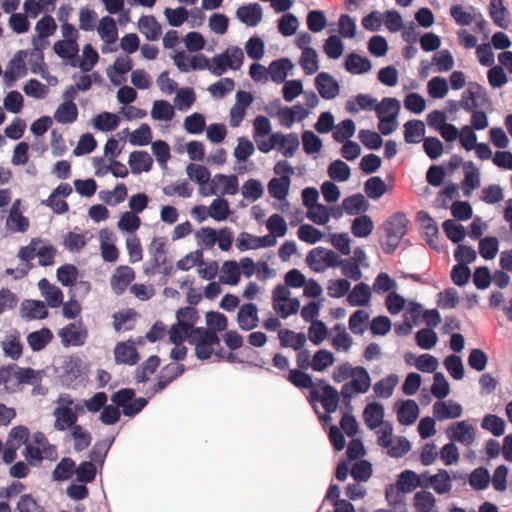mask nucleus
Segmentation results:
<instances>
[{"instance_id":"obj_1","label":"nucleus","mask_w":512,"mask_h":512,"mask_svg":"<svg viewBox=\"0 0 512 512\" xmlns=\"http://www.w3.org/2000/svg\"><path fill=\"white\" fill-rule=\"evenodd\" d=\"M409 220L404 213L397 212L391 215L382 225L384 237L381 246L386 254L393 253L407 233Z\"/></svg>"},{"instance_id":"obj_2","label":"nucleus","mask_w":512,"mask_h":512,"mask_svg":"<svg viewBox=\"0 0 512 512\" xmlns=\"http://www.w3.org/2000/svg\"><path fill=\"white\" fill-rule=\"evenodd\" d=\"M149 252L151 254V267L145 269L146 274L159 272L165 276H169L173 273L174 267L168 259L164 238H153L149 247Z\"/></svg>"},{"instance_id":"obj_3","label":"nucleus","mask_w":512,"mask_h":512,"mask_svg":"<svg viewBox=\"0 0 512 512\" xmlns=\"http://www.w3.org/2000/svg\"><path fill=\"white\" fill-rule=\"evenodd\" d=\"M189 343L195 346V354L198 359L207 360L214 353V346L220 345V339L215 331L196 327Z\"/></svg>"},{"instance_id":"obj_4","label":"nucleus","mask_w":512,"mask_h":512,"mask_svg":"<svg viewBox=\"0 0 512 512\" xmlns=\"http://www.w3.org/2000/svg\"><path fill=\"white\" fill-rule=\"evenodd\" d=\"M309 401L312 404L319 402L327 413H333L338 407L339 392L333 386L320 381L315 388L310 390Z\"/></svg>"},{"instance_id":"obj_5","label":"nucleus","mask_w":512,"mask_h":512,"mask_svg":"<svg viewBox=\"0 0 512 512\" xmlns=\"http://www.w3.org/2000/svg\"><path fill=\"white\" fill-rule=\"evenodd\" d=\"M273 309L282 317L288 316L298 312L300 302L298 299L290 298V291L283 285H278L273 290Z\"/></svg>"},{"instance_id":"obj_6","label":"nucleus","mask_w":512,"mask_h":512,"mask_svg":"<svg viewBox=\"0 0 512 512\" xmlns=\"http://www.w3.org/2000/svg\"><path fill=\"white\" fill-rule=\"evenodd\" d=\"M28 52L25 50H19L15 53L14 57L10 60L3 78L5 81V84L8 87H12L16 80L20 77H24L28 73V68L26 66V58H27Z\"/></svg>"},{"instance_id":"obj_7","label":"nucleus","mask_w":512,"mask_h":512,"mask_svg":"<svg viewBox=\"0 0 512 512\" xmlns=\"http://www.w3.org/2000/svg\"><path fill=\"white\" fill-rule=\"evenodd\" d=\"M446 435L452 442L470 446L475 441V429L467 421L453 422L447 429Z\"/></svg>"},{"instance_id":"obj_8","label":"nucleus","mask_w":512,"mask_h":512,"mask_svg":"<svg viewBox=\"0 0 512 512\" xmlns=\"http://www.w3.org/2000/svg\"><path fill=\"white\" fill-rule=\"evenodd\" d=\"M185 372L183 364L169 363L164 366L158 376V381L153 386V393H159L165 389L171 382L180 377Z\"/></svg>"},{"instance_id":"obj_9","label":"nucleus","mask_w":512,"mask_h":512,"mask_svg":"<svg viewBox=\"0 0 512 512\" xmlns=\"http://www.w3.org/2000/svg\"><path fill=\"white\" fill-rule=\"evenodd\" d=\"M237 323L240 329L250 331L259 324L258 308L254 303L243 304L237 313Z\"/></svg>"},{"instance_id":"obj_10","label":"nucleus","mask_w":512,"mask_h":512,"mask_svg":"<svg viewBox=\"0 0 512 512\" xmlns=\"http://www.w3.org/2000/svg\"><path fill=\"white\" fill-rule=\"evenodd\" d=\"M59 336L66 346H81L85 343L87 331L81 323H70L59 332Z\"/></svg>"},{"instance_id":"obj_11","label":"nucleus","mask_w":512,"mask_h":512,"mask_svg":"<svg viewBox=\"0 0 512 512\" xmlns=\"http://www.w3.org/2000/svg\"><path fill=\"white\" fill-rule=\"evenodd\" d=\"M486 97L484 88L477 82H469L468 89L463 92L459 105L467 112L478 107L477 100Z\"/></svg>"},{"instance_id":"obj_12","label":"nucleus","mask_w":512,"mask_h":512,"mask_svg":"<svg viewBox=\"0 0 512 512\" xmlns=\"http://www.w3.org/2000/svg\"><path fill=\"white\" fill-rule=\"evenodd\" d=\"M135 278L133 269L129 266H120L111 277V287L115 294L121 295Z\"/></svg>"},{"instance_id":"obj_13","label":"nucleus","mask_w":512,"mask_h":512,"mask_svg":"<svg viewBox=\"0 0 512 512\" xmlns=\"http://www.w3.org/2000/svg\"><path fill=\"white\" fill-rule=\"evenodd\" d=\"M116 363L135 365L139 360V354L134 344L130 341L119 342L114 349Z\"/></svg>"},{"instance_id":"obj_14","label":"nucleus","mask_w":512,"mask_h":512,"mask_svg":"<svg viewBox=\"0 0 512 512\" xmlns=\"http://www.w3.org/2000/svg\"><path fill=\"white\" fill-rule=\"evenodd\" d=\"M462 412L461 405L452 401H437L433 405V414L439 421L459 418Z\"/></svg>"},{"instance_id":"obj_15","label":"nucleus","mask_w":512,"mask_h":512,"mask_svg":"<svg viewBox=\"0 0 512 512\" xmlns=\"http://www.w3.org/2000/svg\"><path fill=\"white\" fill-rule=\"evenodd\" d=\"M53 415L55 417L54 427L56 430L64 431L68 428L72 430L73 426L78 425L76 424L78 417L69 407H57L54 410Z\"/></svg>"},{"instance_id":"obj_16","label":"nucleus","mask_w":512,"mask_h":512,"mask_svg":"<svg viewBox=\"0 0 512 512\" xmlns=\"http://www.w3.org/2000/svg\"><path fill=\"white\" fill-rule=\"evenodd\" d=\"M237 18L248 26H256L262 19V8L258 3L240 6L236 11Z\"/></svg>"},{"instance_id":"obj_17","label":"nucleus","mask_w":512,"mask_h":512,"mask_svg":"<svg viewBox=\"0 0 512 512\" xmlns=\"http://www.w3.org/2000/svg\"><path fill=\"white\" fill-rule=\"evenodd\" d=\"M280 345L284 348L290 347L296 351L301 350L306 344V335L302 332H295L290 329H281L278 332Z\"/></svg>"},{"instance_id":"obj_18","label":"nucleus","mask_w":512,"mask_h":512,"mask_svg":"<svg viewBox=\"0 0 512 512\" xmlns=\"http://www.w3.org/2000/svg\"><path fill=\"white\" fill-rule=\"evenodd\" d=\"M315 85L319 94L325 99H332L338 93V85L331 75L321 72L315 79Z\"/></svg>"},{"instance_id":"obj_19","label":"nucleus","mask_w":512,"mask_h":512,"mask_svg":"<svg viewBox=\"0 0 512 512\" xmlns=\"http://www.w3.org/2000/svg\"><path fill=\"white\" fill-rule=\"evenodd\" d=\"M38 286L50 307L57 308L62 304L63 293L60 288L50 284L45 278L39 281Z\"/></svg>"},{"instance_id":"obj_20","label":"nucleus","mask_w":512,"mask_h":512,"mask_svg":"<svg viewBox=\"0 0 512 512\" xmlns=\"http://www.w3.org/2000/svg\"><path fill=\"white\" fill-rule=\"evenodd\" d=\"M273 139L277 140V149L282 152L285 157H292L299 147V139L296 134L284 135L274 133Z\"/></svg>"},{"instance_id":"obj_21","label":"nucleus","mask_w":512,"mask_h":512,"mask_svg":"<svg viewBox=\"0 0 512 512\" xmlns=\"http://www.w3.org/2000/svg\"><path fill=\"white\" fill-rule=\"evenodd\" d=\"M10 370L14 373L16 390L22 384H34L40 380L39 372L30 367H19L16 364H10Z\"/></svg>"},{"instance_id":"obj_22","label":"nucleus","mask_w":512,"mask_h":512,"mask_svg":"<svg viewBox=\"0 0 512 512\" xmlns=\"http://www.w3.org/2000/svg\"><path fill=\"white\" fill-rule=\"evenodd\" d=\"M139 30L145 35L147 40L155 41L159 39L162 33V27L152 15L142 16L138 22Z\"/></svg>"},{"instance_id":"obj_23","label":"nucleus","mask_w":512,"mask_h":512,"mask_svg":"<svg viewBox=\"0 0 512 512\" xmlns=\"http://www.w3.org/2000/svg\"><path fill=\"white\" fill-rule=\"evenodd\" d=\"M129 165L134 174L148 172L152 168L153 159L146 151H134L129 156Z\"/></svg>"},{"instance_id":"obj_24","label":"nucleus","mask_w":512,"mask_h":512,"mask_svg":"<svg viewBox=\"0 0 512 512\" xmlns=\"http://www.w3.org/2000/svg\"><path fill=\"white\" fill-rule=\"evenodd\" d=\"M218 184L223 185L222 194L233 195L238 191V180L235 175L217 174L212 180L208 194H216L215 186ZM205 194L207 195V193Z\"/></svg>"},{"instance_id":"obj_25","label":"nucleus","mask_w":512,"mask_h":512,"mask_svg":"<svg viewBox=\"0 0 512 512\" xmlns=\"http://www.w3.org/2000/svg\"><path fill=\"white\" fill-rule=\"evenodd\" d=\"M397 415L400 424L411 425L419 415V407L414 400H405L401 403Z\"/></svg>"},{"instance_id":"obj_26","label":"nucleus","mask_w":512,"mask_h":512,"mask_svg":"<svg viewBox=\"0 0 512 512\" xmlns=\"http://www.w3.org/2000/svg\"><path fill=\"white\" fill-rule=\"evenodd\" d=\"M293 65L287 58L278 59L272 61L267 68L271 79L276 83H282L285 81L288 71L292 69Z\"/></svg>"},{"instance_id":"obj_27","label":"nucleus","mask_w":512,"mask_h":512,"mask_svg":"<svg viewBox=\"0 0 512 512\" xmlns=\"http://www.w3.org/2000/svg\"><path fill=\"white\" fill-rule=\"evenodd\" d=\"M23 316L28 319H44L48 310L44 302L39 300H25L22 302Z\"/></svg>"},{"instance_id":"obj_28","label":"nucleus","mask_w":512,"mask_h":512,"mask_svg":"<svg viewBox=\"0 0 512 512\" xmlns=\"http://www.w3.org/2000/svg\"><path fill=\"white\" fill-rule=\"evenodd\" d=\"M195 328L191 323H177L173 325L169 330L170 341L175 345H180L185 340L190 342Z\"/></svg>"},{"instance_id":"obj_29","label":"nucleus","mask_w":512,"mask_h":512,"mask_svg":"<svg viewBox=\"0 0 512 512\" xmlns=\"http://www.w3.org/2000/svg\"><path fill=\"white\" fill-rule=\"evenodd\" d=\"M425 134V125L421 120H409L404 124V139L406 143H419Z\"/></svg>"},{"instance_id":"obj_30","label":"nucleus","mask_w":512,"mask_h":512,"mask_svg":"<svg viewBox=\"0 0 512 512\" xmlns=\"http://www.w3.org/2000/svg\"><path fill=\"white\" fill-rule=\"evenodd\" d=\"M78 109L74 102L60 104L54 113V119L61 124L73 123L77 120Z\"/></svg>"},{"instance_id":"obj_31","label":"nucleus","mask_w":512,"mask_h":512,"mask_svg":"<svg viewBox=\"0 0 512 512\" xmlns=\"http://www.w3.org/2000/svg\"><path fill=\"white\" fill-rule=\"evenodd\" d=\"M363 416L367 426L371 429H375L379 427L383 422V406L376 402L370 403L366 406Z\"/></svg>"},{"instance_id":"obj_32","label":"nucleus","mask_w":512,"mask_h":512,"mask_svg":"<svg viewBox=\"0 0 512 512\" xmlns=\"http://www.w3.org/2000/svg\"><path fill=\"white\" fill-rule=\"evenodd\" d=\"M430 484L437 494H446L452 489V478L445 469H439L436 474L431 476Z\"/></svg>"},{"instance_id":"obj_33","label":"nucleus","mask_w":512,"mask_h":512,"mask_svg":"<svg viewBox=\"0 0 512 512\" xmlns=\"http://www.w3.org/2000/svg\"><path fill=\"white\" fill-rule=\"evenodd\" d=\"M53 334L48 328H41L38 331L31 332L27 336V342L33 351H40L51 342Z\"/></svg>"},{"instance_id":"obj_34","label":"nucleus","mask_w":512,"mask_h":512,"mask_svg":"<svg viewBox=\"0 0 512 512\" xmlns=\"http://www.w3.org/2000/svg\"><path fill=\"white\" fill-rule=\"evenodd\" d=\"M450 15L457 24L462 26H468L477 20L476 10L472 6L469 7V11H466L460 4L453 5L450 8Z\"/></svg>"},{"instance_id":"obj_35","label":"nucleus","mask_w":512,"mask_h":512,"mask_svg":"<svg viewBox=\"0 0 512 512\" xmlns=\"http://www.w3.org/2000/svg\"><path fill=\"white\" fill-rule=\"evenodd\" d=\"M98 33L106 43H115L118 31L114 19L109 16L103 17L99 22Z\"/></svg>"},{"instance_id":"obj_36","label":"nucleus","mask_w":512,"mask_h":512,"mask_svg":"<svg viewBox=\"0 0 512 512\" xmlns=\"http://www.w3.org/2000/svg\"><path fill=\"white\" fill-rule=\"evenodd\" d=\"M290 179L287 176L272 178L268 183L269 194L277 199L284 200L289 192Z\"/></svg>"},{"instance_id":"obj_37","label":"nucleus","mask_w":512,"mask_h":512,"mask_svg":"<svg viewBox=\"0 0 512 512\" xmlns=\"http://www.w3.org/2000/svg\"><path fill=\"white\" fill-rule=\"evenodd\" d=\"M414 506L418 512H437L436 499L429 491H419L414 495Z\"/></svg>"},{"instance_id":"obj_38","label":"nucleus","mask_w":512,"mask_h":512,"mask_svg":"<svg viewBox=\"0 0 512 512\" xmlns=\"http://www.w3.org/2000/svg\"><path fill=\"white\" fill-rule=\"evenodd\" d=\"M417 219L422 223L425 230L426 241L431 247L436 248L434 239L437 238L439 231L435 221L425 211H419L417 213Z\"/></svg>"},{"instance_id":"obj_39","label":"nucleus","mask_w":512,"mask_h":512,"mask_svg":"<svg viewBox=\"0 0 512 512\" xmlns=\"http://www.w3.org/2000/svg\"><path fill=\"white\" fill-rule=\"evenodd\" d=\"M387 191L384 180L379 176H373L367 179L364 184V192L370 199L377 200Z\"/></svg>"},{"instance_id":"obj_40","label":"nucleus","mask_w":512,"mask_h":512,"mask_svg":"<svg viewBox=\"0 0 512 512\" xmlns=\"http://www.w3.org/2000/svg\"><path fill=\"white\" fill-rule=\"evenodd\" d=\"M53 50L63 59H73L79 52V46L74 39L59 40L54 43Z\"/></svg>"},{"instance_id":"obj_41","label":"nucleus","mask_w":512,"mask_h":512,"mask_svg":"<svg viewBox=\"0 0 512 512\" xmlns=\"http://www.w3.org/2000/svg\"><path fill=\"white\" fill-rule=\"evenodd\" d=\"M2 348L5 355L12 360H17L22 356L23 345L19 336L9 335L2 341Z\"/></svg>"},{"instance_id":"obj_42","label":"nucleus","mask_w":512,"mask_h":512,"mask_svg":"<svg viewBox=\"0 0 512 512\" xmlns=\"http://www.w3.org/2000/svg\"><path fill=\"white\" fill-rule=\"evenodd\" d=\"M75 472V462L71 458L65 457L56 465L52 476L56 481L68 480Z\"/></svg>"},{"instance_id":"obj_43","label":"nucleus","mask_w":512,"mask_h":512,"mask_svg":"<svg viewBox=\"0 0 512 512\" xmlns=\"http://www.w3.org/2000/svg\"><path fill=\"white\" fill-rule=\"evenodd\" d=\"M71 436L74 439V450L76 452H81L87 449L91 444V434L86 429H84L81 425L73 426L71 430Z\"/></svg>"},{"instance_id":"obj_44","label":"nucleus","mask_w":512,"mask_h":512,"mask_svg":"<svg viewBox=\"0 0 512 512\" xmlns=\"http://www.w3.org/2000/svg\"><path fill=\"white\" fill-rule=\"evenodd\" d=\"M173 106L165 100H156L153 103L151 116L155 120L169 121L174 117Z\"/></svg>"},{"instance_id":"obj_45","label":"nucleus","mask_w":512,"mask_h":512,"mask_svg":"<svg viewBox=\"0 0 512 512\" xmlns=\"http://www.w3.org/2000/svg\"><path fill=\"white\" fill-rule=\"evenodd\" d=\"M398 383V377L395 374H391L374 385V392L380 398H389L394 391L395 386Z\"/></svg>"},{"instance_id":"obj_46","label":"nucleus","mask_w":512,"mask_h":512,"mask_svg":"<svg viewBox=\"0 0 512 512\" xmlns=\"http://www.w3.org/2000/svg\"><path fill=\"white\" fill-rule=\"evenodd\" d=\"M374 229V223L370 216L363 214L354 217V237L367 238Z\"/></svg>"},{"instance_id":"obj_47","label":"nucleus","mask_w":512,"mask_h":512,"mask_svg":"<svg viewBox=\"0 0 512 512\" xmlns=\"http://www.w3.org/2000/svg\"><path fill=\"white\" fill-rule=\"evenodd\" d=\"M287 379L297 388L312 390L316 387L313 383L312 377L301 369L290 370Z\"/></svg>"},{"instance_id":"obj_48","label":"nucleus","mask_w":512,"mask_h":512,"mask_svg":"<svg viewBox=\"0 0 512 512\" xmlns=\"http://www.w3.org/2000/svg\"><path fill=\"white\" fill-rule=\"evenodd\" d=\"M111 236V233L106 229L101 230L100 238H101V255L104 261L106 262H115L118 259L119 251L114 244H109L106 242Z\"/></svg>"},{"instance_id":"obj_49","label":"nucleus","mask_w":512,"mask_h":512,"mask_svg":"<svg viewBox=\"0 0 512 512\" xmlns=\"http://www.w3.org/2000/svg\"><path fill=\"white\" fill-rule=\"evenodd\" d=\"M232 67L229 51H226L212 58L209 71L216 76H221L228 68L232 69Z\"/></svg>"},{"instance_id":"obj_50","label":"nucleus","mask_w":512,"mask_h":512,"mask_svg":"<svg viewBox=\"0 0 512 512\" xmlns=\"http://www.w3.org/2000/svg\"><path fill=\"white\" fill-rule=\"evenodd\" d=\"M377 117H388V115H398L400 102L396 98L386 97L380 103H376L374 108Z\"/></svg>"},{"instance_id":"obj_51","label":"nucleus","mask_w":512,"mask_h":512,"mask_svg":"<svg viewBox=\"0 0 512 512\" xmlns=\"http://www.w3.org/2000/svg\"><path fill=\"white\" fill-rule=\"evenodd\" d=\"M405 494L403 488H399L396 484L388 485L385 490V498L394 509L405 506Z\"/></svg>"},{"instance_id":"obj_52","label":"nucleus","mask_w":512,"mask_h":512,"mask_svg":"<svg viewBox=\"0 0 512 512\" xmlns=\"http://www.w3.org/2000/svg\"><path fill=\"white\" fill-rule=\"evenodd\" d=\"M188 177L200 185L207 184L210 181V171L203 165L190 163L186 167Z\"/></svg>"},{"instance_id":"obj_53","label":"nucleus","mask_w":512,"mask_h":512,"mask_svg":"<svg viewBox=\"0 0 512 512\" xmlns=\"http://www.w3.org/2000/svg\"><path fill=\"white\" fill-rule=\"evenodd\" d=\"M370 385L371 379L367 370L362 366L354 367V393H365Z\"/></svg>"},{"instance_id":"obj_54","label":"nucleus","mask_w":512,"mask_h":512,"mask_svg":"<svg viewBox=\"0 0 512 512\" xmlns=\"http://www.w3.org/2000/svg\"><path fill=\"white\" fill-rule=\"evenodd\" d=\"M481 427L497 437L503 435L505 432L504 420L494 414L486 415L481 423Z\"/></svg>"},{"instance_id":"obj_55","label":"nucleus","mask_w":512,"mask_h":512,"mask_svg":"<svg viewBox=\"0 0 512 512\" xmlns=\"http://www.w3.org/2000/svg\"><path fill=\"white\" fill-rule=\"evenodd\" d=\"M29 434V429L26 426H15L10 430L6 443L20 448L23 444L27 443Z\"/></svg>"},{"instance_id":"obj_56","label":"nucleus","mask_w":512,"mask_h":512,"mask_svg":"<svg viewBox=\"0 0 512 512\" xmlns=\"http://www.w3.org/2000/svg\"><path fill=\"white\" fill-rule=\"evenodd\" d=\"M324 253L325 248L323 247H316L308 253L306 261L312 270L323 272L326 269Z\"/></svg>"},{"instance_id":"obj_57","label":"nucleus","mask_w":512,"mask_h":512,"mask_svg":"<svg viewBox=\"0 0 512 512\" xmlns=\"http://www.w3.org/2000/svg\"><path fill=\"white\" fill-rule=\"evenodd\" d=\"M489 14L495 25L501 28L507 27V23L505 21L507 9L504 7L502 0H491Z\"/></svg>"},{"instance_id":"obj_58","label":"nucleus","mask_w":512,"mask_h":512,"mask_svg":"<svg viewBox=\"0 0 512 512\" xmlns=\"http://www.w3.org/2000/svg\"><path fill=\"white\" fill-rule=\"evenodd\" d=\"M499 249V242L496 237H485L479 242V253L486 260L496 257Z\"/></svg>"},{"instance_id":"obj_59","label":"nucleus","mask_w":512,"mask_h":512,"mask_svg":"<svg viewBox=\"0 0 512 512\" xmlns=\"http://www.w3.org/2000/svg\"><path fill=\"white\" fill-rule=\"evenodd\" d=\"M95 127L101 131L115 130L119 125V118L116 114L103 112L96 116Z\"/></svg>"},{"instance_id":"obj_60","label":"nucleus","mask_w":512,"mask_h":512,"mask_svg":"<svg viewBox=\"0 0 512 512\" xmlns=\"http://www.w3.org/2000/svg\"><path fill=\"white\" fill-rule=\"evenodd\" d=\"M6 227L12 232H26L29 228V220L22 213L10 211L6 220Z\"/></svg>"},{"instance_id":"obj_61","label":"nucleus","mask_w":512,"mask_h":512,"mask_svg":"<svg viewBox=\"0 0 512 512\" xmlns=\"http://www.w3.org/2000/svg\"><path fill=\"white\" fill-rule=\"evenodd\" d=\"M300 64L307 75H312L319 69L317 53L314 49L302 51Z\"/></svg>"},{"instance_id":"obj_62","label":"nucleus","mask_w":512,"mask_h":512,"mask_svg":"<svg viewBox=\"0 0 512 512\" xmlns=\"http://www.w3.org/2000/svg\"><path fill=\"white\" fill-rule=\"evenodd\" d=\"M428 93L432 98H444L449 90L447 81L439 76L433 77L427 85Z\"/></svg>"},{"instance_id":"obj_63","label":"nucleus","mask_w":512,"mask_h":512,"mask_svg":"<svg viewBox=\"0 0 512 512\" xmlns=\"http://www.w3.org/2000/svg\"><path fill=\"white\" fill-rule=\"evenodd\" d=\"M208 214L211 218L217 221L225 220L229 215V204L224 198H217L213 200L210 205Z\"/></svg>"},{"instance_id":"obj_64","label":"nucleus","mask_w":512,"mask_h":512,"mask_svg":"<svg viewBox=\"0 0 512 512\" xmlns=\"http://www.w3.org/2000/svg\"><path fill=\"white\" fill-rule=\"evenodd\" d=\"M19 512H44V509L31 494L22 495L16 506Z\"/></svg>"}]
</instances>
